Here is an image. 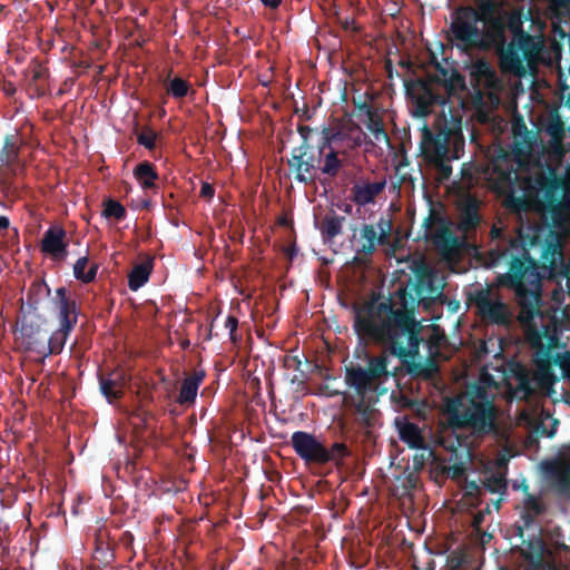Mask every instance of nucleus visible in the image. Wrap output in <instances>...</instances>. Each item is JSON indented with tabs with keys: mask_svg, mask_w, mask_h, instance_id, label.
Segmentation results:
<instances>
[{
	"mask_svg": "<svg viewBox=\"0 0 570 570\" xmlns=\"http://www.w3.org/2000/svg\"><path fill=\"white\" fill-rule=\"evenodd\" d=\"M43 291H46L47 294L50 293V288L47 286L45 282H33L29 288L28 292V304L32 308H37V305L39 303V298H36V296L40 295Z\"/></svg>",
	"mask_w": 570,
	"mask_h": 570,
	"instance_id": "48",
	"label": "nucleus"
},
{
	"mask_svg": "<svg viewBox=\"0 0 570 570\" xmlns=\"http://www.w3.org/2000/svg\"><path fill=\"white\" fill-rule=\"evenodd\" d=\"M166 89L175 99H183L188 95L190 85L187 80L180 77H175L168 81Z\"/></svg>",
	"mask_w": 570,
	"mask_h": 570,
	"instance_id": "41",
	"label": "nucleus"
},
{
	"mask_svg": "<svg viewBox=\"0 0 570 570\" xmlns=\"http://www.w3.org/2000/svg\"><path fill=\"white\" fill-rule=\"evenodd\" d=\"M385 186V179L374 183L355 184L351 188L352 200L360 206L373 203L376 196L384 190Z\"/></svg>",
	"mask_w": 570,
	"mask_h": 570,
	"instance_id": "22",
	"label": "nucleus"
},
{
	"mask_svg": "<svg viewBox=\"0 0 570 570\" xmlns=\"http://www.w3.org/2000/svg\"><path fill=\"white\" fill-rule=\"evenodd\" d=\"M66 235L61 226L49 227L41 239V252L55 258H65L68 254Z\"/></svg>",
	"mask_w": 570,
	"mask_h": 570,
	"instance_id": "20",
	"label": "nucleus"
},
{
	"mask_svg": "<svg viewBox=\"0 0 570 570\" xmlns=\"http://www.w3.org/2000/svg\"><path fill=\"white\" fill-rule=\"evenodd\" d=\"M297 131H298V134L301 135V137L303 139L302 145H309L308 144V138H309V135L313 131V129L311 127H308V126L299 125L298 128H297Z\"/></svg>",
	"mask_w": 570,
	"mask_h": 570,
	"instance_id": "56",
	"label": "nucleus"
},
{
	"mask_svg": "<svg viewBox=\"0 0 570 570\" xmlns=\"http://www.w3.org/2000/svg\"><path fill=\"white\" fill-rule=\"evenodd\" d=\"M96 553L101 556V557L97 556L96 558L101 559L105 562H109L108 557L112 558V554L108 551V549H102L100 547L97 548Z\"/></svg>",
	"mask_w": 570,
	"mask_h": 570,
	"instance_id": "58",
	"label": "nucleus"
},
{
	"mask_svg": "<svg viewBox=\"0 0 570 570\" xmlns=\"http://www.w3.org/2000/svg\"><path fill=\"white\" fill-rule=\"evenodd\" d=\"M524 522L530 524L537 517L543 513L544 508L538 498H535L533 494H528V497L524 499Z\"/></svg>",
	"mask_w": 570,
	"mask_h": 570,
	"instance_id": "39",
	"label": "nucleus"
},
{
	"mask_svg": "<svg viewBox=\"0 0 570 570\" xmlns=\"http://www.w3.org/2000/svg\"><path fill=\"white\" fill-rule=\"evenodd\" d=\"M546 131L554 141H561L564 137V124L558 115L551 116L547 122Z\"/></svg>",
	"mask_w": 570,
	"mask_h": 570,
	"instance_id": "45",
	"label": "nucleus"
},
{
	"mask_svg": "<svg viewBox=\"0 0 570 570\" xmlns=\"http://www.w3.org/2000/svg\"><path fill=\"white\" fill-rule=\"evenodd\" d=\"M286 255L289 257V259H293V257L296 255V248L295 246L288 247L285 249Z\"/></svg>",
	"mask_w": 570,
	"mask_h": 570,
	"instance_id": "61",
	"label": "nucleus"
},
{
	"mask_svg": "<svg viewBox=\"0 0 570 570\" xmlns=\"http://www.w3.org/2000/svg\"><path fill=\"white\" fill-rule=\"evenodd\" d=\"M72 330H66L65 327L59 326L57 331L48 334V341H46V348L43 360L52 354H60L63 350V346L67 342V338Z\"/></svg>",
	"mask_w": 570,
	"mask_h": 570,
	"instance_id": "31",
	"label": "nucleus"
},
{
	"mask_svg": "<svg viewBox=\"0 0 570 570\" xmlns=\"http://www.w3.org/2000/svg\"><path fill=\"white\" fill-rule=\"evenodd\" d=\"M479 206L480 203L474 197H469L463 203L459 222V226L463 232L469 233L479 226L481 219L479 215Z\"/></svg>",
	"mask_w": 570,
	"mask_h": 570,
	"instance_id": "24",
	"label": "nucleus"
},
{
	"mask_svg": "<svg viewBox=\"0 0 570 570\" xmlns=\"http://www.w3.org/2000/svg\"><path fill=\"white\" fill-rule=\"evenodd\" d=\"M21 139L18 134H9L3 138V145L0 150V163L12 175L17 174L20 161Z\"/></svg>",
	"mask_w": 570,
	"mask_h": 570,
	"instance_id": "21",
	"label": "nucleus"
},
{
	"mask_svg": "<svg viewBox=\"0 0 570 570\" xmlns=\"http://www.w3.org/2000/svg\"><path fill=\"white\" fill-rule=\"evenodd\" d=\"M464 136L460 120L438 117L433 125L421 128L420 151L424 161L435 169L440 180L452 175L451 161L464 151Z\"/></svg>",
	"mask_w": 570,
	"mask_h": 570,
	"instance_id": "5",
	"label": "nucleus"
},
{
	"mask_svg": "<svg viewBox=\"0 0 570 570\" xmlns=\"http://www.w3.org/2000/svg\"><path fill=\"white\" fill-rule=\"evenodd\" d=\"M215 195V188L209 183H203L199 191V196L210 200Z\"/></svg>",
	"mask_w": 570,
	"mask_h": 570,
	"instance_id": "55",
	"label": "nucleus"
},
{
	"mask_svg": "<svg viewBox=\"0 0 570 570\" xmlns=\"http://www.w3.org/2000/svg\"><path fill=\"white\" fill-rule=\"evenodd\" d=\"M540 50V43L535 38L525 32L512 39L503 53L500 55V68L504 72L520 75L523 72V59L530 60Z\"/></svg>",
	"mask_w": 570,
	"mask_h": 570,
	"instance_id": "11",
	"label": "nucleus"
},
{
	"mask_svg": "<svg viewBox=\"0 0 570 570\" xmlns=\"http://www.w3.org/2000/svg\"><path fill=\"white\" fill-rule=\"evenodd\" d=\"M225 327L228 328V331H229V340L234 344H237L240 341V337H238L236 335V331L238 327V320L233 315H228L225 321Z\"/></svg>",
	"mask_w": 570,
	"mask_h": 570,
	"instance_id": "52",
	"label": "nucleus"
},
{
	"mask_svg": "<svg viewBox=\"0 0 570 570\" xmlns=\"http://www.w3.org/2000/svg\"><path fill=\"white\" fill-rule=\"evenodd\" d=\"M52 303L58 314L59 326L73 330L80 313L76 298L66 287L61 286L56 289Z\"/></svg>",
	"mask_w": 570,
	"mask_h": 570,
	"instance_id": "17",
	"label": "nucleus"
},
{
	"mask_svg": "<svg viewBox=\"0 0 570 570\" xmlns=\"http://www.w3.org/2000/svg\"><path fill=\"white\" fill-rule=\"evenodd\" d=\"M88 266V257L83 256L77 259L73 265V275L78 281H81L85 284L91 283L97 275L98 265L91 264V266L86 271Z\"/></svg>",
	"mask_w": 570,
	"mask_h": 570,
	"instance_id": "35",
	"label": "nucleus"
},
{
	"mask_svg": "<svg viewBox=\"0 0 570 570\" xmlns=\"http://www.w3.org/2000/svg\"><path fill=\"white\" fill-rule=\"evenodd\" d=\"M392 229V223L389 219L381 218L377 226L372 224H364L361 227V240L362 246L357 249L355 261L360 262L363 255L364 257L372 256L377 245H384L387 243L390 233Z\"/></svg>",
	"mask_w": 570,
	"mask_h": 570,
	"instance_id": "15",
	"label": "nucleus"
},
{
	"mask_svg": "<svg viewBox=\"0 0 570 570\" xmlns=\"http://www.w3.org/2000/svg\"><path fill=\"white\" fill-rule=\"evenodd\" d=\"M265 7L276 9L282 3V0H259Z\"/></svg>",
	"mask_w": 570,
	"mask_h": 570,
	"instance_id": "59",
	"label": "nucleus"
},
{
	"mask_svg": "<svg viewBox=\"0 0 570 570\" xmlns=\"http://www.w3.org/2000/svg\"><path fill=\"white\" fill-rule=\"evenodd\" d=\"M497 386L491 376L471 383L465 391L448 399L444 411L448 415V425L456 430H468L471 435L482 439L499 431L498 407L494 394L490 390Z\"/></svg>",
	"mask_w": 570,
	"mask_h": 570,
	"instance_id": "4",
	"label": "nucleus"
},
{
	"mask_svg": "<svg viewBox=\"0 0 570 570\" xmlns=\"http://www.w3.org/2000/svg\"><path fill=\"white\" fill-rule=\"evenodd\" d=\"M347 141V131L342 128L324 127L320 145L326 150H337L340 145Z\"/></svg>",
	"mask_w": 570,
	"mask_h": 570,
	"instance_id": "28",
	"label": "nucleus"
},
{
	"mask_svg": "<svg viewBox=\"0 0 570 570\" xmlns=\"http://www.w3.org/2000/svg\"><path fill=\"white\" fill-rule=\"evenodd\" d=\"M134 134L136 135L137 142L144 146L149 151L156 148V140L158 134L149 126H145L141 131L138 130V125L135 126Z\"/></svg>",
	"mask_w": 570,
	"mask_h": 570,
	"instance_id": "40",
	"label": "nucleus"
},
{
	"mask_svg": "<svg viewBox=\"0 0 570 570\" xmlns=\"http://www.w3.org/2000/svg\"><path fill=\"white\" fill-rule=\"evenodd\" d=\"M436 294L431 275H419L414 284L400 287L394 301L390 297L377 302L371 299L354 304L353 328L365 344L373 343L383 347L381 353L400 358L406 373L414 379H432L438 364L432 361L415 362L421 343V324L415 311L425 299Z\"/></svg>",
	"mask_w": 570,
	"mask_h": 570,
	"instance_id": "1",
	"label": "nucleus"
},
{
	"mask_svg": "<svg viewBox=\"0 0 570 570\" xmlns=\"http://www.w3.org/2000/svg\"><path fill=\"white\" fill-rule=\"evenodd\" d=\"M27 89L31 98H41L49 91V70L39 61L32 60L27 69Z\"/></svg>",
	"mask_w": 570,
	"mask_h": 570,
	"instance_id": "19",
	"label": "nucleus"
},
{
	"mask_svg": "<svg viewBox=\"0 0 570 570\" xmlns=\"http://www.w3.org/2000/svg\"><path fill=\"white\" fill-rule=\"evenodd\" d=\"M440 444L450 453L444 472L456 480L464 475V459L471 454L469 438L464 434L450 433L443 436Z\"/></svg>",
	"mask_w": 570,
	"mask_h": 570,
	"instance_id": "12",
	"label": "nucleus"
},
{
	"mask_svg": "<svg viewBox=\"0 0 570 570\" xmlns=\"http://www.w3.org/2000/svg\"><path fill=\"white\" fill-rule=\"evenodd\" d=\"M482 484L489 492L499 493L501 495H503L508 489L505 475L500 472H492L485 475Z\"/></svg>",
	"mask_w": 570,
	"mask_h": 570,
	"instance_id": "38",
	"label": "nucleus"
},
{
	"mask_svg": "<svg viewBox=\"0 0 570 570\" xmlns=\"http://www.w3.org/2000/svg\"><path fill=\"white\" fill-rule=\"evenodd\" d=\"M135 177L141 184L144 189H149L155 186V181L158 179V174L155 166L149 161H142L134 169Z\"/></svg>",
	"mask_w": 570,
	"mask_h": 570,
	"instance_id": "33",
	"label": "nucleus"
},
{
	"mask_svg": "<svg viewBox=\"0 0 570 570\" xmlns=\"http://www.w3.org/2000/svg\"><path fill=\"white\" fill-rule=\"evenodd\" d=\"M465 87L464 77L454 69L453 72L449 73V78H446L445 83L441 89V94L446 95V99L450 95H452L456 89H462Z\"/></svg>",
	"mask_w": 570,
	"mask_h": 570,
	"instance_id": "44",
	"label": "nucleus"
},
{
	"mask_svg": "<svg viewBox=\"0 0 570 570\" xmlns=\"http://www.w3.org/2000/svg\"><path fill=\"white\" fill-rule=\"evenodd\" d=\"M455 68H446L441 65L435 66V73L428 79H407L404 80L406 96L413 105V115L425 117L432 111L433 106H444L446 95L441 94V89L449 78V73Z\"/></svg>",
	"mask_w": 570,
	"mask_h": 570,
	"instance_id": "8",
	"label": "nucleus"
},
{
	"mask_svg": "<svg viewBox=\"0 0 570 570\" xmlns=\"http://www.w3.org/2000/svg\"><path fill=\"white\" fill-rule=\"evenodd\" d=\"M481 22L483 23L481 50L494 49L500 59V55L509 43L501 8L493 13H481Z\"/></svg>",
	"mask_w": 570,
	"mask_h": 570,
	"instance_id": "13",
	"label": "nucleus"
},
{
	"mask_svg": "<svg viewBox=\"0 0 570 570\" xmlns=\"http://www.w3.org/2000/svg\"><path fill=\"white\" fill-rule=\"evenodd\" d=\"M205 377V372L194 371L190 375L186 376L181 383L177 402L181 405H189L195 403L198 389Z\"/></svg>",
	"mask_w": 570,
	"mask_h": 570,
	"instance_id": "23",
	"label": "nucleus"
},
{
	"mask_svg": "<svg viewBox=\"0 0 570 570\" xmlns=\"http://www.w3.org/2000/svg\"><path fill=\"white\" fill-rule=\"evenodd\" d=\"M472 73L480 79L487 80L488 82H492L497 79L495 70L485 59H479L474 62Z\"/></svg>",
	"mask_w": 570,
	"mask_h": 570,
	"instance_id": "42",
	"label": "nucleus"
},
{
	"mask_svg": "<svg viewBox=\"0 0 570 570\" xmlns=\"http://www.w3.org/2000/svg\"><path fill=\"white\" fill-rule=\"evenodd\" d=\"M394 371L387 368L386 353L379 355L366 354V366L360 364H351L345 366L344 381L358 396V401L354 404L358 422L366 428L374 425L376 410L366 402L372 394H382L385 390L380 391L381 385L390 376H395Z\"/></svg>",
	"mask_w": 570,
	"mask_h": 570,
	"instance_id": "6",
	"label": "nucleus"
},
{
	"mask_svg": "<svg viewBox=\"0 0 570 570\" xmlns=\"http://www.w3.org/2000/svg\"><path fill=\"white\" fill-rule=\"evenodd\" d=\"M490 236L492 240L499 242L487 252L485 266L508 265V271L497 276V284L513 291L520 307L518 321L522 326L531 328L535 316L540 314L542 276L539 261L530 255L520 238L507 237L503 228L493 225Z\"/></svg>",
	"mask_w": 570,
	"mask_h": 570,
	"instance_id": "2",
	"label": "nucleus"
},
{
	"mask_svg": "<svg viewBox=\"0 0 570 570\" xmlns=\"http://www.w3.org/2000/svg\"><path fill=\"white\" fill-rule=\"evenodd\" d=\"M492 177L499 193L504 195L503 205L520 214L529 209L528 198L542 193L550 209L561 204L570 203V178L559 176L554 167L549 166L548 173H540L533 178L521 177L513 164L495 163Z\"/></svg>",
	"mask_w": 570,
	"mask_h": 570,
	"instance_id": "3",
	"label": "nucleus"
},
{
	"mask_svg": "<svg viewBox=\"0 0 570 570\" xmlns=\"http://www.w3.org/2000/svg\"><path fill=\"white\" fill-rule=\"evenodd\" d=\"M481 13L472 6H459L452 16L449 40L462 52L481 50Z\"/></svg>",
	"mask_w": 570,
	"mask_h": 570,
	"instance_id": "9",
	"label": "nucleus"
},
{
	"mask_svg": "<svg viewBox=\"0 0 570 570\" xmlns=\"http://www.w3.org/2000/svg\"><path fill=\"white\" fill-rule=\"evenodd\" d=\"M518 391L522 392L524 396L531 395L533 393L530 379L525 373L521 372L518 374Z\"/></svg>",
	"mask_w": 570,
	"mask_h": 570,
	"instance_id": "51",
	"label": "nucleus"
},
{
	"mask_svg": "<svg viewBox=\"0 0 570 570\" xmlns=\"http://www.w3.org/2000/svg\"><path fill=\"white\" fill-rule=\"evenodd\" d=\"M354 106H355V116L360 119V121H362L363 119H366V118L371 117L372 115L376 114L377 111H380L376 107L372 106L367 101L356 102L354 100Z\"/></svg>",
	"mask_w": 570,
	"mask_h": 570,
	"instance_id": "50",
	"label": "nucleus"
},
{
	"mask_svg": "<svg viewBox=\"0 0 570 570\" xmlns=\"http://www.w3.org/2000/svg\"><path fill=\"white\" fill-rule=\"evenodd\" d=\"M502 17L505 24V30L512 33V39L525 33L523 29V21L520 12L502 10Z\"/></svg>",
	"mask_w": 570,
	"mask_h": 570,
	"instance_id": "37",
	"label": "nucleus"
},
{
	"mask_svg": "<svg viewBox=\"0 0 570 570\" xmlns=\"http://www.w3.org/2000/svg\"><path fill=\"white\" fill-rule=\"evenodd\" d=\"M481 488L475 481L466 482L464 488V498L472 507H479L481 503Z\"/></svg>",
	"mask_w": 570,
	"mask_h": 570,
	"instance_id": "46",
	"label": "nucleus"
},
{
	"mask_svg": "<svg viewBox=\"0 0 570 570\" xmlns=\"http://www.w3.org/2000/svg\"><path fill=\"white\" fill-rule=\"evenodd\" d=\"M283 366L286 370H293L294 372H297V374L291 379L292 384L304 385L305 381L307 380V375L302 367L303 362L298 355H285L283 357Z\"/></svg>",
	"mask_w": 570,
	"mask_h": 570,
	"instance_id": "36",
	"label": "nucleus"
},
{
	"mask_svg": "<svg viewBox=\"0 0 570 570\" xmlns=\"http://www.w3.org/2000/svg\"><path fill=\"white\" fill-rule=\"evenodd\" d=\"M489 288H480L469 293L468 303L473 304L479 316L487 323L503 327H511L512 313L509 306L500 298L493 299Z\"/></svg>",
	"mask_w": 570,
	"mask_h": 570,
	"instance_id": "10",
	"label": "nucleus"
},
{
	"mask_svg": "<svg viewBox=\"0 0 570 570\" xmlns=\"http://www.w3.org/2000/svg\"><path fill=\"white\" fill-rule=\"evenodd\" d=\"M483 519H484V517L481 512L478 513L476 515H474L473 522H472L473 527L479 529L483 522Z\"/></svg>",
	"mask_w": 570,
	"mask_h": 570,
	"instance_id": "60",
	"label": "nucleus"
},
{
	"mask_svg": "<svg viewBox=\"0 0 570 570\" xmlns=\"http://www.w3.org/2000/svg\"><path fill=\"white\" fill-rule=\"evenodd\" d=\"M325 460H322V465L330 462L334 463L336 468L344 464V460L351 456V450L343 442H334L331 448L325 446Z\"/></svg>",
	"mask_w": 570,
	"mask_h": 570,
	"instance_id": "32",
	"label": "nucleus"
},
{
	"mask_svg": "<svg viewBox=\"0 0 570 570\" xmlns=\"http://www.w3.org/2000/svg\"><path fill=\"white\" fill-rule=\"evenodd\" d=\"M99 385L102 395L109 401L118 400L124 394L122 377L119 374L112 373L109 377L104 375L99 376Z\"/></svg>",
	"mask_w": 570,
	"mask_h": 570,
	"instance_id": "26",
	"label": "nucleus"
},
{
	"mask_svg": "<svg viewBox=\"0 0 570 570\" xmlns=\"http://www.w3.org/2000/svg\"><path fill=\"white\" fill-rule=\"evenodd\" d=\"M521 490L525 493V497H528L529 493V485L525 482H522L520 485Z\"/></svg>",
	"mask_w": 570,
	"mask_h": 570,
	"instance_id": "63",
	"label": "nucleus"
},
{
	"mask_svg": "<svg viewBox=\"0 0 570 570\" xmlns=\"http://www.w3.org/2000/svg\"><path fill=\"white\" fill-rule=\"evenodd\" d=\"M18 338L26 351L36 353L43 361L48 331L40 324L23 321L19 330Z\"/></svg>",
	"mask_w": 570,
	"mask_h": 570,
	"instance_id": "18",
	"label": "nucleus"
},
{
	"mask_svg": "<svg viewBox=\"0 0 570 570\" xmlns=\"http://www.w3.org/2000/svg\"><path fill=\"white\" fill-rule=\"evenodd\" d=\"M464 558L462 552L454 551L448 557V564L452 570H456L463 564Z\"/></svg>",
	"mask_w": 570,
	"mask_h": 570,
	"instance_id": "53",
	"label": "nucleus"
},
{
	"mask_svg": "<svg viewBox=\"0 0 570 570\" xmlns=\"http://www.w3.org/2000/svg\"><path fill=\"white\" fill-rule=\"evenodd\" d=\"M561 255L562 253L558 240L556 238H547L540 255L541 267L544 269L554 268L557 258L561 257Z\"/></svg>",
	"mask_w": 570,
	"mask_h": 570,
	"instance_id": "30",
	"label": "nucleus"
},
{
	"mask_svg": "<svg viewBox=\"0 0 570 570\" xmlns=\"http://www.w3.org/2000/svg\"><path fill=\"white\" fill-rule=\"evenodd\" d=\"M102 215L106 218H115L116 220H124L126 218V208L115 199H106L104 202Z\"/></svg>",
	"mask_w": 570,
	"mask_h": 570,
	"instance_id": "43",
	"label": "nucleus"
},
{
	"mask_svg": "<svg viewBox=\"0 0 570 570\" xmlns=\"http://www.w3.org/2000/svg\"><path fill=\"white\" fill-rule=\"evenodd\" d=\"M362 122L366 129L372 134L376 142H383L387 147H391L390 137L384 128L383 117L380 111L372 115L371 117L363 119Z\"/></svg>",
	"mask_w": 570,
	"mask_h": 570,
	"instance_id": "27",
	"label": "nucleus"
},
{
	"mask_svg": "<svg viewBox=\"0 0 570 570\" xmlns=\"http://www.w3.org/2000/svg\"><path fill=\"white\" fill-rule=\"evenodd\" d=\"M10 228V219L4 215H0V236H4Z\"/></svg>",
	"mask_w": 570,
	"mask_h": 570,
	"instance_id": "57",
	"label": "nucleus"
},
{
	"mask_svg": "<svg viewBox=\"0 0 570 570\" xmlns=\"http://www.w3.org/2000/svg\"><path fill=\"white\" fill-rule=\"evenodd\" d=\"M366 141V135L360 126L352 127L347 130V144L350 148L360 147Z\"/></svg>",
	"mask_w": 570,
	"mask_h": 570,
	"instance_id": "49",
	"label": "nucleus"
},
{
	"mask_svg": "<svg viewBox=\"0 0 570 570\" xmlns=\"http://www.w3.org/2000/svg\"><path fill=\"white\" fill-rule=\"evenodd\" d=\"M343 28H344L345 30H348L350 28H351V29H353V30H355V28H354V21H353V20H352V21L345 20V21L343 22Z\"/></svg>",
	"mask_w": 570,
	"mask_h": 570,
	"instance_id": "62",
	"label": "nucleus"
},
{
	"mask_svg": "<svg viewBox=\"0 0 570 570\" xmlns=\"http://www.w3.org/2000/svg\"><path fill=\"white\" fill-rule=\"evenodd\" d=\"M422 227L424 228V238L432 239L438 247L444 250H452L456 247L458 238L436 210H430L422 223Z\"/></svg>",
	"mask_w": 570,
	"mask_h": 570,
	"instance_id": "14",
	"label": "nucleus"
},
{
	"mask_svg": "<svg viewBox=\"0 0 570 570\" xmlns=\"http://www.w3.org/2000/svg\"><path fill=\"white\" fill-rule=\"evenodd\" d=\"M344 217L334 210L327 213L321 223L320 230L324 238L333 239L342 233Z\"/></svg>",
	"mask_w": 570,
	"mask_h": 570,
	"instance_id": "29",
	"label": "nucleus"
},
{
	"mask_svg": "<svg viewBox=\"0 0 570 570\" xmlns=\"http://www.w3.org/2000/svg\"><path fill=\"white\" fill-rule=\"evenodd\" d=\"M291 445L295 453L305 461V463L320 464L325 460V445L318 439L308 432L296 431L292 434Z\"/></svg>",
	"mask_w": 570,
	"mask_h": 570,
	"instance_id": "16",
	"label": "nucleus"
},
{
	"mask_svg": "<svg viewBox=\"0 0 570 570\" xmlns=\"http://www.w3.org/2000/svg\"><path fill=\"white\" fill-rule=\"evenodd\" d=\"M502 500H503V499H502V497H500V498L494 502V507H495V509H497V510H499V509H500Z\"/></svg>",
	"mask_w": 570,
	"mask_h": 570,
	"instance_id": "64",
	"label": "nucleus"
},
{
	"mask_svg": "<svg viewBox=\"0 0 570 570\" xmlns=\"http://www.w3.org/2000/svg\"><path fill=\"white\" fill-rule=\"evenodd\" d=\"M472 6L479 13H493L502 7L503 0H470Z\"/></svg>",
	"mask_w": 570,
	"mask_h": 570,
	"instance_id": "47",
	"label": "nucleus"
},
{
	"mask_svg": "<svg viewBox=\"0 0 570 570\" xmlns=\"http://www.w3.org/2000/svg\"><path fill=\"white\" fill-rule=\"evenodd\" d=\"M401 440L410 445V448L419 449L423 446V436L419 426L414 423H405L400 429Z\"/></svg>",
	"mask_w": 570,
	"mask_h": 570,
	"instance_id": "34",
	"label": "nucleus"
},
{
	"mask_svg": "<svg viewBox=\"0 0 570 570\" xmlns=\"http://www.w3.org/2000/svg\"><path fill=\"white\" fill-rule=\"evenodd\" d=\"M153 272V259L147 258L146 261L136 264L128 275V287L136 292L144 286L148 281Z\"/></svg>",
	"mask_w": 570,
	"mask_h": 570,
	"instance_id": "25",
	"label": "nucleus"
},
{
	"mask_svg": "<svg viewBox=\"0 0 570 570\" xmlns=\"http://www.w3.org/2000/svg\"><path fill=\"white\" fill-rule=\"evenodd\" d=\"M288 166L295 173V180L312 185L316 179L321 181L318 171L335 178L343 167V160L338 158V150L326 151L320 144L316 147L301 145L293 148Z\"/></svg>",
	"mask_w": 570,
	"mask_h": 570,
	"instance_id": "7",
	"label": "nucleus"
},
{
	"mask_svg": "<svg viewBox=\"0 0 570 570\" xmlns=\"http://www.w3.org/2000/svg\"><path fill=\"white\" fill-rule=\"evenodd\" d=\"M417 482H419V475L416 472L412 471V472H407L405 474V480L403 482V487L409 489V490H412V489H415L416 485H417Z\"/></svg>",
	"mask_w": 570,
	"mask_h": 570,
	"instance_id": "54",
	"label": "nucleus"
}]
</instances>
